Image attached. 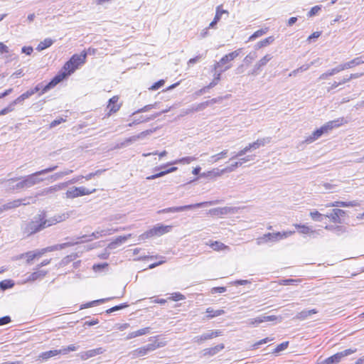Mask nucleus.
Returning a JSON list of instances; mask_svg holds the SVG:
<instances>
[{"instance_id": "f257e3e1", "label": "nucleus", "mask_w": 364, "mask_h": 364, "mask_svg": "<svg viewBox=\"0 0 364 364\" xmlns=\"http://www.w3.org/2000/svg\"><path fill=\"white\" fill-rule=\"evenodd\" d=\"M68 217L69 214L65 213L55 215L49 219H46V213H42L35 215L30 221L24 222L21 226V229L24 235L30 236L48 227L65 220Z\"/></svg>"}, {"instance_id": "f03ea898", "label": "nucleus", "mask_w": 364, "mask_h": 364, "mask_svg": "<svg viewBox=\"0 0 364 364\" xmlns=\"http://www.w3.org/2000/svg\"><path fill=\"white\" fill-rule=\"evenodd\" d=\"M58 168V166H53L45 169L36 171L33 173L28 175L25 177L22 178V180L17 183L14 186H13V189H23L31 188L36 184L40 183L43 181V178H40V176L52 172Z\"/></svg>"}, {"instance_id": "7ed1b4c3", "label": "nucleus", "mask_w": 364, "mask_h": 364, "mask_svg": "<svg viewBox=\"0 0 364 364\" xmlns=\"http://www.w3.org/2000/svg\"><path fill=\"white\" fill-rule=\"evenodd\" d=\"M86 57L87 53L85 51H83L80 55H73L70 58V59L64 65L63 69L65 70V72H63V73H65L66 75V77L70 75L76 69H77L79 65H81L85 63Z\"/></svg>"}, {"instance_id": "20e7f679", "label": "nucleus", "mask_w": 364, "mask_h": 364, "mask_svg": "<svg viewBox=\"0 0 364 364\" xmlns=\"http://www.w3.org/2000/svg\"><path fill=\"white\" fill-rule=\"evenodd\" d=\"M341 124V123L339 119L328 122L319 129L315 130L312 134L306 139V141L307 143H311L320 138L323 134L328 133L330 130L339 127Z\"/></svg>"}, {"instance_id": "39448f33", "label": "nucleus", "mask_w": 364, "mask_h": 364, "mask_svg": "<svg viewBox=\"0 0 364 364\" xmlns=\"http://www.w3.org/2000/svg\"><path fill=\"white\" fill-rule=\"evenodd\" d=\"M294 233V231H285V232H269L264 234L262 237H259L257 240V245H262L268 242H277L281 240L285 239L292 234Z\"/></svg>"}, {"instance_id": "423d86ee", "label": "nucleus", "mask_w": 364, "mask_h": 364, "mask_svg": "<svg viewBox=\"0 0 364 364\" xmlns=\"http://www.w3.org/2000/svg\"><path fill=\"white\" fill-rule=\"evenodd\" d=\"M215 204V201H205V202H201L195 204H191V205H186L182 206H178V207H171L164 208L163 210H161L159 211V213H177V212H181L185 210H191L196 208H203L207 205H212Z\"/></svg>"}, {"instance_id": "0eeeda50", "label": "nucleus", "mask_w": 364, "mask_h": 364, "mask_svg": "<svg viewBox=\"0 0 364 364\" xmlns=\"http://www.w3.org/2000/svg\"><path fill=\"white\" fill-rule=\"evenodd\" d=\"M66 77V75L65 73H59L56 75L48 83L44 85L43 83L38 84L33 89L34 93L41 91L40 95H43L47 92L50 89L53 88L55 85H57L59 82H60L63 79Z\"/></svg>"}, {"instance_id": "6e6552de", "label": "nucleus", "mask_w": 364, "mask_h": 364, "mask_svg": "<svg viewBox=\"0 0 364 364\" xmlns=\"http://www.w3.org/2000/svg\"><path fill=\"white\" fill-rule=\"evenodd\" d=\"M172 229L171 225H157L152 229L145 232L140 235L141 240L147 239L154 235L161 236L165 233L170 232Z\"/></svg>"}, {"instance_id": "1a4fd4ad", "label": "nucleus", "mask_w": 364, "mask_h": 364, "mask_svg": "<svg viewBox=\"0 0 364 364\" xmlns=\"http://www.w3.org/2000/svg\"><path fill=\"white\" fill-rule=\"evenodd\" d=\"M96 192V189L93 188L92 190L88 189L85 187H73L70 188L65 193L66 198H75L79 196H83L86 195H90Z\"/></svg>"}, {"instance_id": "9d476101", "label": "nucleus", "mask_w": 364, "mask_h": 364, "mask_svg": "<svg viewBox=\"0 0 364 364\" xmlns=\"http://www.w3.org/2000/svg\"><path fill=\"white\" fill-rule=\"evenodd\" d=\"M356 351V349H346L345 350L338 352L323 361V364H336L338 363L341 359L346 356L353 354Z\"/></svg>"}, {"instance_id": "9b49d317", "label": "nucleus", "mask_w": 364, "mask_h": 364, "mask_svg": "<svg viewBox=\"0 0 364 364\" xmlns=\"http://www.w3.org/2000/svg\"><path fill=\"white\" fill-rule=\"evenodd\" d=\"M28 204H30V202L27 201L26 198L16 199L13 201H9V202L4 204L2 206H1L0 207V213H3L4 211L16 208L21 206V205H26Z\"/></svg>"}, {"instance_id": "f8f14e48", "label": "nucleus", "mask_w": 364, "mask_h": 364, "mask_svg": "<svg viewBox=\"0 0 364 364\" xmlns=\"http://www.w3.org/2000/svg\"><path fill=\"white\" fill-rule=\"evenodd\" d=\"M240 52H241V50L240 49H238V50H236L232 53H230L225 55H224L220 60L219 62H218L215 65V68H218V67H220L221 65H223L226 63H228V62H230L232 60H233L235 58H237L240 54Z\"/></svg>"}, {"instance_id": "ddd939ff", "label": "nucleus", "mask_w": 364, "mask_h": 364, "mask_svg": "<svg viewBox=\"0 0 364 364\" xmlns=\"http://www.w3.org/2000/svg\"><path fill=\"white\" fill-rule=\"evenodd\" d=\"M346 214V212L341 209H333L332 213L329 215H326V218H328L331 220L335 223H341V217H343Z\"/></svg>"}, {"instance_id": "4468645a", "label": "nucleus", "mask_w": 364, "mask_h": 364, "mask_svg": "<svg viewBox=\"0 0 364 364\" xmlns=\"http://www.w3.org/2000/svg\"><path fill=\"white\" fill-rule=\"evenodd\" d=\"M225 346L223 343L218 344L214 347L212 348H205L203 350V355L204 357L206 356H213L218 353L220 351H221L223 349H224Z\"/></svg>"}, {"instance_id": "2eb2a0df", "label": "nucleus", "mask_w": 364, "mask_h": 364, "mask_svg": "<svg viewBox=\"0 0 364 364\" xmlns=\"http://www.w3.org/2000/svg\"><path fill=\"white\" fill-rule=\"evenodd\" d=\"M105 350L103 348H97L95 349L89 350L81 353V358L82 360H87L90 358L96 356L97 355L102 354Z\"/></svg>"}, {"instance_id": "dca6fc26", "label": "nucleus", "mask_w": 364, "mask_h": 364, "mask_svg": "<svg viewBox=\"0 0 364 364\" xmlns=\"http://www.w3.org/2000/svg\"><path fill=\"white\" fill-rule=\"evenodd\" d=\"M66 186H67V183H61L60 184L55 185V186H50L49 188H46L43 189L41 191V193H39V195L46 196V195H48V194H51V193L57 192V191H60L61 189H63Z\"/></svg>"}, {"instance_id": "f3484780", "label": "nucleus", "mask_w": 364, "mask_h": 364, "mask_svg": "<svg viewBox=\"0 0 364 364\" xmlns=\"http://www.w3.org/2000/svg\"><path fill=\"white\" fill-rule=\"evenodd\" d=\"M210 212L214 215H227L230 213H235L236 212V208L234 207H223L212 209Z\"/></svg>"}, {"instance_id": "a211bd4d", "label": "nucleus", "mask_w": 364, "mask_h": 364, "mask_svg": "<svg viewBox=\"0 0 364 364\" xmlns=\"http://www.w3.org/2000/svg\"><path fill=\"white\" fill-rule=\"evenodd\" d=\"M118 100H119L118 96H114L109 100L107 109H109V113H114L119 109L120 105L117 104Z\"/></svg>"}, {"instance_id": "6ab92c4d", "label": "nucleus", "mask_w": 364, "mask_h": 364, "mask_svg": "<svg viewBox=\"0 0 364 364\" xmlns=\"http://www.w3.org/2000/svg\"><path fill=\"white\" fill-rule=\"evenodd\" d=\"M131 237V234H129L127 235H124V236H119L118 237L116 238V240L112 242H110L107 249H109V250H113V249H115L117 248L119 245L125 242L128 238H129Z\"/></svg>"}, {"instance_id": "aec40b11", "label": "nucleus", "mask_w": 364, "mask_h": 364, "mask_svg": "<svg viewBox=\"0 0 364 364\" xmlns=\"http://www.w3.org/2000/svg\"><path fill=\"white\" fill-rule=\"evenodd\" d=\"M358 203L355 200L345 202V201H335L326 205V207H354L357 206Z\"/></svg>"}, {"instance_id": "412c9836", "label": "nucleus", "mask_w": 364, "mask_h": 364, "mask_svg": "<svg viewBox=\"0 0 364 364\" xmlns=\"http://www.w3.org/2000/svg\"><path fill=\"white\" fill-rule=\"evenodd\" d=\"M166 112H167V110H163L161 112L155 113V114H151L149 117H145L144 116H141L139 119H134V121L132 122V124H139L141 122H146L153 120V119H156V117H159L162 113H165Z\"/></svg>"}, {"instance_id": "4be33fe9", "label": "nucleus", "mask_w": 364, "mask_h": 364, "mask_svg": "<svg viewBox=\"0 0 364 364\" xmlns=\"http://www.w3.org/2000/svg\"><path fill=\"white\" fill-rule=\"evenodd\" d=\"M146 354H148V353L144 346L138 348L133 350L129 353V355L132 359H135L139 357L146 355Z\"/></svg>"}, {"instance_id": "5701e85b", "label": "nucleus", "mask_w": 364, "mask_h": 364, "mask_svg": "<svg viewBox=\"0 0 364 364\" xmlns=\"http://www.w3.org/2000/svg\"><path fill=\"white\" fill-rule=\"evenodd\" d=\"M149 332H150V327H146V328L139 329L138 331L129 333L127 335L126 339L127 340H129V339H132V338L140 336H143V335L147 334Z\"/></svg>"}, {"instance_id": "b1692460", "label": "nucleus", "mask_w": 364, "mask_h": 364, "mask_svg": "<svg viewBox=\"0 0 364 364\" xmlns=\"http://www.w3.org/2000/svg\"><path fill=\"white\" fill-rule=\"evenodd\" d=\"M317 313H318V311L316 309H313L311 310H304V311H301V312H299L296 315V318H297L299 320H301V321L305 320L311 315L315 314Z\"/></svg>"}, {"instance_id": "393cba45", "label": "nucleus", "mask_w": 364, "mask_h": 364, "mask_svg": "<svg viewBox=\"0 0 364 364\" xmlns=\"http://www.w3.org/2000/svg\"><path fill=\"white\" fill-rule=\"evenodd\" d=\"M272 58L270 54H267L261 60H259L255 65L254 73H256L262 67L267 65V63Z\"/></svg>"}, {"instance_id": "a878e982", "label": "nucleus", "mask_w": 364, "mask_h": 364, "mask_svg": "<svg viewBox=\"0 0 364 364\" xmlns=\"http://www.w3.org/2000/svg\"><path fill=\"white\" fill-rule=\"evenodd\" d=\"M178 169L177 167L176 166H173L168 169H166L165 171H160L156 174H154V175H151V176H147L146 177V179L150 181V180H154V179H156L157 178H159V177H161V176H165L166 174L167 173H172L173 171H176V170Z\"/></svg>"}, {"instance_id": "bb28decb", "label": "nucleus", "mask_w": 364, "mask_h": 364, "mask_svg": "<svg viewBox=\"0 0 364 364\" xmlns=\"http://www.w3.org/2000/svg\"><path fill=\"white\" fill-rule=\"evenodd\" d=\"M106 233L105 232L104 230H102V231H95L94 232H92L90 235L89 236H87V235H82L81 237H77V240H80V239H85V241H91L93 239H97L99 238L100 237H102V235H105Z\"/></svg>"}, {"instance_id": "cd10ccee", "label": "nucleus", "mask_w": 364, "mask_h": 364, "mask_svg": "<svg viewBox=\"0 0 364 364\" xmlns=\"http://www.w3.org/2000/svg\"><path fill=\"white\" fill-rule=\"evenodd\" d=\"M346 66L348 69L354 68L355 66L360 65L364 63V55L355 58L354 59L346 62Z\"/></svg>"}, {"instance_id": "c85d7f7f", "label": "nucleus", "mask_w": 364, "mask_h": 364, "mask_svg": "<svg viewBox=\"0 0 364 364\" xmlns=\"http://www.w3.org/2000/svg\"><path fill=\"white\" fill-rule=\"evenodd\" d=\"M59 354H61L60 350H50L41 353L39 358L43 360H47L50 358L54 357Z\"/></svg>"}, {"instance_id": "c756f323", "label": "nucleus", "mask_w": 364, "mask_h": 364, "mask_svg": "<svg viewBox=\"0 0 364 364\" xmlns=\"http://www.w3.org/2000/svg\"><path fill=\"white\" fill-rule=\"evenodd\" d=\"M210 247L215 251L229 250L230 247L220 241L210 242Z\"/></svg>"}, {"instance_id": "7c9ffc66", "label": "nucleus", "mask_w": 364, "mask_h": 364, "mask_svg": "<svg viewBox=\"0 0 364 364\" xmlns=\"http://www.w3.org/2000/svg\"><path fill=\"white\" fill-rule=\"evenodd\" d=\"M270 142V138H262L259 139L257 141L250 143V147H252V149H257L259 148L262 146H264L266 144H268Z\"/></svg>"}, {"instance_id": "2f4dec72", "label": "nucleus", "mask_w": 364, "mask_h": 364, "mask_svg": "<svg viewBox=\"0 0 364 364\" xmlns=\"http://www.w3.org/2000/svg\"><path fill=\"white\" fill-rule=\"evenodd\" d=\"M274 41V38L273 36H269L259 42L255 45L256 49H260L263 47L267 46L272 43Z\"/></svg>"}, {"instance_id": "473e14b6", "label": "nucleus", "mask_w": 364, "mask_h": 364, "mask_svg": "<svg viewBox=\"0 0 364 364\" xmlns=\"http://www.w3.org/2000/svg\"><path fill=\"white\" fill-rule=\"evenodd\" d=\"M206 313L208 314L207 315L208 318H212L216 316H221L225 314V311L223 309H218L214 310L213 309L209 307L206 309Z\"/></svg>"}, {"instance_id": "72a5a7b5", "label": "nucleus", "mask_w": 364, "mask_h": 364, "mask_svg": "<svg viewBox=\"0 0 364 364\" xmlns=\"http://www.w3.org/2000/svg\"><path fill=\"white\" fill-rule=\"evenodd\" d=\"M53 43V41L51 38H46L44 41L40 42V43L38 45L36 50L38 51H42L47 48H49L51 46Z\"/></svg>"}, {"instance_id": "f704fd0d", "label": "nucleus", "mask_w": 364, "mask_h": 364, "mask_svg": "<svg viewBox=\"0 0 364 364\" xmlns=\"http://www.w3.org/2000/svg\"><path fill=\"white\" fill-rule=\"evenodd\" d=\"M112 299V298L101 299H97V300H95V301L86 303V304H85L81 306L80 309H86V308H90V307L94 306H95L97 304H102V303H104V302H105L107 301H109V300H110Z\"/></svg>"}, {"instance_id": "c9c22d12", "label": "nucleus", "mask_w": 364, "mask_h": 364, "mask_svg": "<svg viewBox=\"0 0 364 364\" xmlns=\"http://www.w3.org/2000/svg\"><path fill=\"white\" fill-rule=\"evenodd\" d=\"M203 335L204 336L205 340L207 341V340L212 339L213 338L221 336L222 331L220 330H216V331L210 330L206 333H203Z\"/></svg>"}, {"instance_id": "e433bc0d", "label": "nucleus", "mask_w": 364, "mask_h": 364, "mask_svg": "<svg viewBox=\"0 0 364 364\" xmlns=\"http://www.w3.org/2000/svg\"><path fill=\"white\" fill-rule=\"evenodd\" d=\"M47 274L46 271L41 270L33 272L28 278V281H36L38 279L43 278Z\"/></svg>"}, {"instance_id": "4c0bfd02", "label": "nucleus", "mask_w": 364, "mask_h": 364, "mask_svg": "<svg viewBox=\"0 0 364 364\" xmlns=\"http://www.w3.org/2000/svg\"><path fill=\"white\" fill-rule=\"evenodd\" d=\"M228 153V150L225 149L217 154L213 155L212 156H210L209 162L215 163V162L218 161L219 160H220L221 159L227 156Z\"/></svg>"}, {"instance_id": "58836bf2", "label": "nucleus", "mask_w": 364, "mask_h": 364, "mask_svg": "<svg viewBox=\"0 0 364 364\" xmlns=\"http://www.w3.org/2000/svg\"><path fill=\"white\" fill-rule=\"evenodd\" d=\"M242 166V161H236L234 164H232L230 166H228L223 169H222V172H232L235 171L237 167Z\"/></svg>"}, {"instance_id": "ea45409f", "label": "nucleus", "mask_w": 364, "mask_h": 364, "mask_svg": "<svg viewBox=\"0 0 364 364\" xmlns=\"http://www.w3.org/2000/svg\"><path fill=\"white\" fill-rule=\"evenodd\" d=\"M157 105V103H154V104H151V105H147L144 107H143L141 109H139L138 110H136V112H134L132 115H134L137 113H141V112H148L149 110H151V109L156 107Z\"/></svg>"}, {"instance_id": "a19ab883", "label": "nucleus", "mask_w": 364, "mask_h": 364, "mask_svg": "<svg viewBox=\"0 0 364 364\" xmlns=\"http://www.w3.org/2000/svg\"><path fill=\"white\" fill-rule=\"evenodd\" d=\"M207 107H208V102H203L201 103H199L196 105H193L191 112H198L205 109Z\"/></svg>"}, {"instance_id": "79ce46f5", "label": "nucleus", "mask_w": 364, "mask_h": 364, "mask_svg": "<svg viewBox=\"0 0 364 364\" xmlns=\"http://www.w3.org/2000/svg\"><path fill=\"white\" fill-rule=\"evenodd\" d=\"M196 160V158L193 157V156H186V157H183V158H181L178 160H176L175 161L173 164H178V163H181V164H190L191 162L193 161Z\"/></svg>"}, {"instance_id": "37998d69", "label": "nucleus", "mask_w": 364, "mask_h": 364, "mask_svg": "<svg viewBox=\"0 0 364 364\" xmlns=\"http://www.w3.org/2000/svg\"><path fill=\"white\" fill-rule=\"evenodd\" d=\"M129 305L127 303H123V304L114 306L107 309L106 311V313L107 314H111V313L114 312L116 311H119V310L123 309L127 307Z\"/></svg>"}, {"instance_id": "c03bdc74", "label": "nucleus", "mask_w": 364, "mask_h": 364, "mask_svg": "<svg viewBox=\"0 0 364 364\" xmlns=\"http://www.w3.org/2000/svg\"><path fill=\"white\" fill-rule=\"evenodd\" d=\"M225 172H222V170H219L218 168L213 169L211 171H208L207 173H203L202 176H207L210 177H217L221 176L223 173Z\"/></svg>"}, {"instance_id": "a18cd8bd", "label": "nucleus", "mask_w": 364, "mask_h": 364, "mask_svg": "<svg viewBox=\"0 0 364 364\" xmlns=\"http://www.w3.org/2000/svg\"><path fill=\"white\" fill-rule=\"evenodd\" d=\"M310 215L311 219L314 220V221H322L323 218L324 216L323 215H322L321 213L316 210L311 212Z\"/></svg>"}, {"instance_id": "49530a36", "label": "nucleus", "mask_w": 364, "mask_h": 364, "mask_svg": "<svg viewBox=\"0 0 364 364\" xmlns=\"http://www.w3.org/2000/svg\"><path fill=\"white\" fill-rule=\"evenodd\" d=\"M80 242L79 241H76V242H65V243H62V244H59V245H55V247L57 248V250H63L65 247H71L75 244H77L79 243Z\"/></svg>"}, {"instance_id": "de8ad7c7", "label": "nucleus", "mask_w": 364, "mask_h": 364, "mask_svg": "<svg viewBox=\"0 0 364 364\" xmlns=\"http://www.w3.org/2000/svg\"><path fill=\"white\" fill-rule=\"evenodd\" d=\"M14 284L11 280H4L0 282V289L2 290H6L12 287Z\"/></svg>"}, {"instance_id": "09e8293b", "label": "nucleus", "mask_w": 364, "mask_h": 364, "mask_svg": "<svg viewBox=\"0 0 364 364\" xmlns=\"http://www.w3.org/2000/svg\"><path fill=\"white\" fill-rule=\"evenodd\" d=\"M289 346V342L288 341H285V342H283L282 343H280L279 345H278L274 350L273 353H278L284 350H285Z\"/></svg>"}, {"instance_id": "8fccbe9b", "label": "nucleus", "mask_w": 364, "mask_h": 364, "mask_svg": "<svg viewBox=\"0 0 364 364\" xmlns=\"http://www.w3.org/2000/svg\"><path fill=\"white\" fill-rule=\"evenodd\" d=\"M257 57L256 52H250L244 59L247 64L251 63Z\"/></svg>"}, {"instance_id": "3c124183", "label": "nucleus", "mask_w": 364, "mask_h": 364, "mask_svg": "<svg viewBox=\"0 0 364 364\" xmlns=\"http://www.w3.org/2000/svg\"><path fill=\"white\" fill-rule=\"evenodd\" d=\"M154 131V130H153V129H148V130L144 131L137 135L133 136V139H142V138L151 134V133H153Z\"/></svg>"}, {"instance_id": "603ef678", "label": "nucleus", "mask_w": 364, "mask_h": 364, "mask_svg": "<svg viewBox=\"0 0 364 364\" xmlns=\"http://www.w3.org/2000/svg\"><path fill=\"white\" fill-rule=\"evenodd\" d=\"M247 323L249 325L257 326L259 323H263L262 317V316H259L255 318L249 319Z\"/></svg>"}, {"instance_id": "864d4df0", "label": "nucleus", "mask_w": 364, "mask_h": 364, "mask_svg": "<svg viewBox=\"0 0 364 364\" xmlns=\"http://www.w3.org/2000/svg\"><path fill=\"white\" fill-rule=\"evenodd\" d=\"M335 74H336V73H335L334 70L332 68V69L326 71V73L321 74L319 76L318 80H326V79H328L329 77L333 76Z\"/></svg>"}, {"instance_id": "5fc2aeb1", "label": "nucleus", "mask_w": 364, "mask_h": 364, "mask_svg": "<svg viewBox=\"0 0 364 364\" xmlns=\"http://www.w3.org/2000/svg\"><path fill=\"white\" fill-rule=\"evenodd\" d=\"M321 10V6L317 5L311 9V10L308 12L307 16L309 17H312L318 14L319 11Z\"/></svg>"}, {"instance_id": "6e6d98bb", "label": "nucleus", "mask_w": 364, "mask_h": 364, "mask_svg": "<svg viewBox=\"0 0 364 364\" xmlns=\"http://www.w3.org/2000/svg\"><path fill=\"white\" fill-rule=\"evenodd\" d=\"M265 33H266V30H264V29L257 30L252 36H250V37L249 38V40L253 41V40L256 39L257 38L262 36Z\"/></svg>"}, {"instance_id": "4d7b16f0", "label": "nucleus", "mask_w": 364, "mask_h": 364, "mask_svg": "<svg viewBox=\"0 0 364 364\" xmlns=\"http://www.w3.org/2000/svg\"><path fill=\"white\" fill-rule=\"evenodd\" d=\"M165 83V81L164 80H160L155 83H154L150 87L149 90H157L159 88H161Z\"/></svg>"}, {"instance_id": "13d9d810", "label": "nucleus", "mask_w": 364, "mask_h": 364, "mask_svg": "<svg viewBox=\"0 0 364 364\" xmlns=\"http://www.w3.org/2000/svg\"><path fill=\"white\" fill-rule=\"evenodd\" d=\"M77 349V347H76L75 345H70L66 348H63L60 350L61 354L65 355L70 351H75Z\"/></svg>"}, {"instance_id": "bf43d9fd", "label": "nucleus", "mask_w": 364, "mask_h": 364, "mask_svg": "<svg viewBox=\"0 0 364 364\" xmlns=\"http://www.w3.org/2000/svg\"><path fill=\"white\" fill-rule=\"evenodd\" d=\"M298 282L296 279H282L279 282V285H293Z\"/></svg>"}, {"instance_id": "052dcab7", "label": "nucleus", "mask_w": 364, "mask_h": 364, "mask_svg": "<svg viewBox=\"0 0 364 364\" xmlns=\"http://www.w3.org/2000/svg\"><path fill=\"white\" fill-rule=\"evenodd\" d=\"M185 296L183 295L182 294H181L180 292H175L173 294H172L171 296L170 297V299L173 301H180V300H183L185 299Z\"/></svg>"}, {"instance_id": "680f3d73", "label": "nucleus", "mask_w": 364, "mask_h": 364, "mask_svg": "<svg viewBox=\"0 0 364 364\" xmlns=\"http://www.w3.org/2000/svg\"><path fill=\"white\" fill-rule=\"evenodd\" d=\"M159 346H160L159 344L154 342V343H149L148 345L145 346L144 347H145L147 353H149V352L153 351V350H156V348H159Z\"/></svg>"}, {"instance_id": "e2e57ef3", "label": "nucleus", "mask_w": 364, "mask_h": 364, "mask_svg": "<svg viewBox=\"0 0 364 364\" xmlns=\"http://www.w3.org/2000/svg\"><path fill=\"white\" fill-rule=\"evenodd\" d=\"M346 232V228L344 226L336 225L334 228L333 232L336 235H341Z\"/></svg>"}, {"instance_id": "0e129e2a", "label": "nucleus", "mask_w": 364, "mask_h": 364, "mask_svg": "<svg viewBox=\"0 0 364 364\" xmlns=\"http://www.w3.org/2000/svg\"><path fill=\"white\" fill-rule=\"evenodd\" d=\"M26 256L27 257V262L30 263L33 259L36 257H38V255L34 252H28L26 253Z\"/></svg>"}, {"instance_id": "69168bd1", "label": "nucleus", "mask_w": 364, "mask_h": 364, "mask_svg": "<svg viewBox=\"0 0 364 364\" xmlns=\"http://www.w3.org/2000/svg\"><path fill=\"white\" fill-rule=\"evenodd\" d=\"M14 109V108L13 107V105L9 104V106H7L6 107L4 108L0 111V115L6 114L12 112Z\"/></svg>"}, {"instance_id": "338daca9", "label": "nucleus", "mask_w": 364, "mask_h": 364, "mask_svg": "<svg viewBox=\"0 0 364 364\" xmlns=\"http://www.w3.org/2000/svg\"><path fill=\"white\" fill-rule=\"evenodd\" d=\"M295 226L300 229V232L302 234H308L310 231V228L306 225H296Z\"/></svg>"}, {"instance_id": "774afa93", "label": "nucleus", "mask_w": 364, "mask_h": 364, "mask_svg": "<svg viewBox=\"0 0 364 364\" xmlns=\"http://www.w3.org/2000/svg\"><path fill=\"white\" fill-rule=\"evenodd\" d=\"M333 69L334 70L336 73H338L341 71H343L344 70H347L348 68H347V66H346V63H344L338 65V66L335 67Z\"/></svg>"}]
</instances>
